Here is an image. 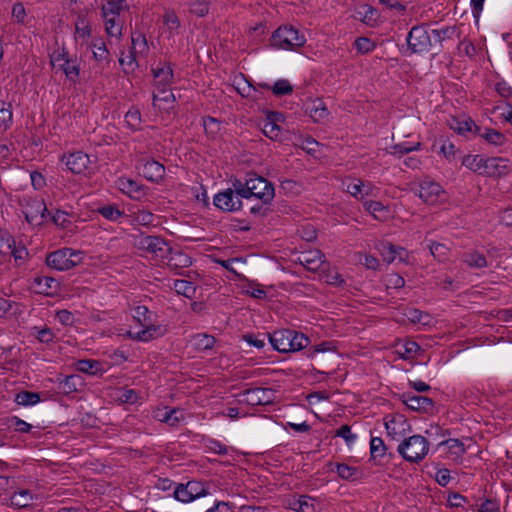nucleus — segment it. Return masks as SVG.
<instances>
[{"instance_id":"1","label":"nucleus","mask_w":512,"mask_h":512,"mask_svg":"<svg viewBox=\"0 0 512 512\" xmlns=\"http://www.w3.org/2000/svg\"><path fill=\"white\" fill-rule=\"evenodd\" d=\"M133 318L142 329L138 332L127 331L124 336L138 342H149L165 335L167 329L161 324L154 323L156 316L148 307L137 305L133 309Z\"/></svg>"},{"instance_id":"2","label":"nucleus","mask_w":512,"mask_h":512,"mask_svg":"<svg viewBox=\"0 0 512 512\" xmlns=\"http://www.w3.org/2000/svg\"><path fill=\"white\" fill-rule=\"evenodd\" d=\"M233 187L237 189L238 194L246 201L255 199L263 203H271L275 196L273 184L264 177L256 174H249L245 182L235 180Z\"/></svg>"},{"instance_id":"3","label":"nucleus","mask_w":512,"mask_h":512,"mask_svg":"<svg viewBox=\"0 0 512 512\" xmlns=\"http://www.w3.org/2000/svg\"><path fill=\"white\" fill-rule=\"evenodd\" d=\"M272 347L280 353L297 352L310 344V339L303 333L281 329L268 334Z\"/></svg>"},{"instance_id":"4","label":"nucleus","mask_w":512,"mask_h":512,"mask_svg":"<svg viewBox=\"0 0 512 512\" xmlns=\"http://www.w3.org/2000/svg\"><path fill=\"white\" fill-rule=\"evenodd\" d=\"M50 64L61 71L68 81L76 83L80 75V62L77 56H70L68 50L63 46L55 49L50 54Z\"/></svg>"},{"instance_id":"5","label":"nucleus","mask_w":512,"mask_h":512,"mask_svg":"<svg viewBox=\"0 0 512 512\" xmlns=\"http://www.w3.org/2000/svg\"><path fill=\"white\" fill-rule=\"evenodd\" d=\"M429 451V442L422 435H412L404 439L397 448V452L410 463L421 462Z\"/></svg>"},{"instance_id":"6","label":"nucleus","mask_w":512,"mask_h":512,"mask_svg":"<svg viewBox=\"0 0 512 512\" xmlns=\"http://www.w3.org/2000/svg\"><path fill=\"white\" fill-rule=\"evenodd\" d=\"M270 43L278 49L293 50L304 46L306 38L294 27L282 26L273 32Z\"/></svg>"},{"instance_id":"7","label":"nucleus","mask_w":512,"mask_h":512,"mask_svg":"<svg viewBox=\"0 0 512 512\" xmlns=\"http://www.w3.org/2000/svg\"><path fill=\"white\" fill-rule=\"evenodd\" d=\"M83 260L82 252L72 248H62L46 257V264L55 270L66 271L79 265Z\"/></svg>"},{"instance_id":"8","label":"nucleus","mask_w":512,"mask_h":512,"mask_svg":"<svg viewBox=\"0 0 512 512\" xmlns=\"http://www.w3.org/2000/svg\"><path fill=\"white\" fill-rule=\"evenodd\" d=\"M209 494L208 487L204 482L191 480L187 483H178L174 487L173 497L182 503H189L193 500Z\"/></svg>"},{"instance_id":"9","label":"nucleus","mask_w":512,"mask_h":512,"mask_svg":"<svg viewBox=\"0 0 512 512\" xmlns=\"http://www.w3.org/2000/svg\"><path fill=\"white\" fill-rule=\"evenodd\" d=\"M406 41L411 53L428 52L431 47V37L424 24L412 27Z\"/></svg>"},{"instance_id":"10","label":"nucleus","mask_w":512,"mask_h":512,"mask_svg":"<svg viewBox=\"0 0 512 512\" xmlns=\"http://www.w3.org/2000/svg\"><path fill=\"white\" fill-rule=\"evenodd\" d=\"M418 196L423 202L434 205L445 196L443 187L430 177H425L419 182Z\"/></svg>"},{"instance_id":"11","label":"nucleus","mask_w":512,"mask_h":512,"mask_svg":"<svg viewBox=\"0 0 512 512\" xmlns=\"http://www.w3.org/2000/svg\"><path fill=\"white\" fill-rule=\"evenodd\" d=\"M136 246L138 249L143 250L158 259L166 258L167 253L170 250V247L165 240L159 236L140 237L136 242Z\"/></svg>"},{"instance_id":"12","label":"nucleus","mask_w":512,"mask_h":512,"mask_svg":"<svg viewBox=\"0 0 512 512\" xmlns=\"http://www.w3.org/2000/svg\"><path fill=\"white\" fill-rule=\"evenodd\" d=\"M241 198L242 197L238 194L237 189L233 187V189L229 188L217 193L214 196L213 202L214 205L222 211L233 212L244 208Z\"/></svg>"},{"instance_id":"13","label":"nucleus","mask_w":512,"mask_h":512,"mask_svg":"<svg viewBox=\"0 0 512 512\" xmlns=\"http://www.w3.org/2000/svg\"><path fill=\"white\" fill-rule=\"evenodd\" d=\"M352 17L370 28H375L381 23V14L378 9L365 3L355 6Z\"/></svg>"},{"instance_id":"14","label":"nucleus","mask_w":512,"mask_h":512,"mask_svg":"<svg viewBox=\"0 0 512 512\" xmlns=\"http://www.w3.org/2000/svg\"><path fill=\"white\" fill-rule=\"evenodd\" d=\"M243 401L251 406L268 405L273 402V390L270 388H251L241 393Z\"/></svg>"},{"instance_id":"15","label":"nucleus","mask_w":512,"mask_h":512,"mask_svg":"<svg viewBox=\"0 0 512 512\" xmlns=\"http://www.w3.org/2000/svg\"><path fill=\"white\" fill-rule=\"evenodd\" d=\"M62 162H64L67 169L74 174L85 173L88 170L89 165L91 164L89 155L82 151H77L70 153L68 155H64L62 157Z\"/></svg>"},{"instance_id":"16","label":"nucleus","mask_w":512,"mask_h":512,"mask_svg":"<svg viewBox=\"0 0 512 512\" xmlns=\"http://www.w3.org/2000/svg\"><path fill=\"white\" fill-rule=\"evenodd\" d=\"M22 202L25 218L29 223L33 222L37 217L45 218L47 207L42 199L24 197Z\"/></svg>"},{"instance_id":"17","label":"nucleus","mask_w":512,"mask_h":512,"mask_svg":"<svg viewBox=\"0 0 512 512\" xmlns=\"http://www.w3.org/2000/svg\"><path fill=\"white\" fill-rule=\"evenodd\" d=\"M152 416L155 420L166 423L170 427H177L184 420V415L178 408L157 407L153 410Z\"/></svg>"},{"instance_id":"18","label":"nucleus","mask_w":512,"mask_h":512,"mask_svg":"<svg viewBox=\"0 0 512 512\" xmlns=\"http://www.w3.org/2000/svg\"><path fill=\"white\" fill-rule=\"evenodd\" d=\"M35 494L29 489H19L14 491L9 499H5V504L13 509H25L36 500Z\"/></svg>"},{"instance_id":"19","label":"nucleus","mask_w":512,"mask_h":512,"mask_svg":"<svg viewBox=\"0 0 512 512\" xmlns=\"http://www.w3.org/2000/svg\"><path fill=\"white\" fill-rule=\"evenodd\" d=\"M32 290L37 294L54 295L60 288V283L49 276H36L31 282Z\"/></svg>"},{"instance_id":"20","label":"nucleus","mask_w":512,"mask_h":512,"mask_svg":"<svg viewBox=\"0 0 512 512\" xmlns=\"http://www.w3.org/2000/svg\"><path fill=\"white\" fill-rule=\"evenodd\" d=\"M155 89L171 87L173 81V69L170 63L160 62L156 67L152 68Z\"/></svg>"},{"instance_id":"21","label":"nucleus","mask_w":512,"mask_h":512,"mask_svg":"<svg viewBox=\"0 0 512 512\" xmlns=\"http://www.w3.org/2000/svg\"><path fill=\"white\" fill-rule=\"evenodd\" d=\"M403 403L413 411L431 412L434 408V402L431 398L425 396H418L406 392L402 395Z\"/></svg>"},{"instance_id":"22","label":"nucleus","mask_w":512,"mask_h":512,"mask_svg":"<svg viewBox=\"0 0 512 512\" xmlns=\"http://www.w3.org/2000/svg\"><path fill=\"white\" fill-rule=\"evenodd\" d=\"M297 261L310 271L319 270L325 261V255L318 249L303 251Z\"/></svg>"},{"instance_id":"23","label":"nucleus","mask_w":512,"mask_h":512,"mask_svg":"<svg viewBox=\"0 0 512 512\" xmlns=\"http://www.w3.org/2000/svg\"><path fill=\"white\" fill-rule=\"evenodd\" d=\"M305 111L316 123L326 122L330 115L325 103L319 98L306 102Z\"/></svg>"},{"instance_id":"24","label":"nucleus","mask_w":512,"mask_h":512,"mask_svg":"<svg viewBox=\"0 0 512 512\" xmlns=\"http://www.w3.org/2000/svg\"><path fill=\"white\" fill-rule=\"evenodd\" d=\"M387 435L393 440H399L406 431L407 421L402 415L387 416L384 422Z\"/></svg>"},{"instance_id":"25","label":"nucleus","mask_w":512,"mask_h":512,"mask_svg":"<svg viewBox=\"0 0 512 512\" xmlns=\"http://www.w3.org/2000/svg\"><path fill=\"white\" fill-rule=\"evenodd\" d=\"M153 106L160 110H168L173 107L175 96L170 87L158 88L153 91Z\"/></svg>"},{"instance_id":"26","label":"nucleus","mask_w":512,"mask_h":512,"mask_svg":"<svg viewBox=\"0 0 512 512\" xmlns=\"http://www.w3.org/2000/svg\"><path fill=\"white\" fill-rule=\"evenodd\" d=\"M506 160L499 157L485 158L482 176L501 177L507 172Z\"/></svg>"},{"instance_id":"27","label":"nucleus","mask_w":512,"mask_h":512,"mask_svg":"<svg viewBox=\"0 0 512 512\" xmlns=\"http://www.w3.org/2000/svg\"><path fill=\"white\" fill-rule=\"evenodd\" d=\"M117 186L120 191L132 199L138 200L145 195L144 187L127 177H120L117 181Z\"/></svg>"},{"instance_id":"28","label":"nucleus","mask_w":512,"mask_h":512,"mask_svg":"<svg viewBox=\"0 0 512 512\" xmlns=\"http://www.w3.org/2000/svg\"><path fill=\"white\" fill-rule=\"evenodd\" d=\"M143 176L151 182H159L165 176V167L155 160H149L142 166Z\"/></svg>"},{"instance_id":"29","label":"nucleus","mask_w":512,"mask_h":512,"mask_svg":"<svg viewBox=\"0 0 512 512\" xmlns=\"http://www.w3.org/2000/svg\"><path fill=\"white\" fill-rule=\"evenodd\" d=\"M167 254H169L167 265L172 270L177 271L192 265V258L184 252L172 251L170 248Z\"/></svg>"},{"instance_id":"30","label":"nucleus","mask_w":512,"mask_h":512,"mask_svg":"<svg viewBox=\"0 0 512 512\" xmlns=\"http://www.w3.org/2000/svg\"><path fill=\"white\" fill-rule=\"evenodd\" d=\"M102 17L104 19L106 33L110 37H116L119 39L122 36L125 18L113 15L108 16V14H102Z\"/></svg>"},{"instance_id":"31","label":"nucleus","mask_w":512,"mask_h":512,"mask_svg":"<svg viewBox=\"0 0 512 512\" xmlns=\"http://www.w3.org/2000/svg\"><path fill=\"white\" fill-rule=\"evenodd\" d=\"M91 46L94 48L93 58L98 62V66L101 69L107 68L111 62V56L106 44L102 40H97Z\"/></svg>"},{"instance_id":"32","label":"nucleus","mask_w":512,"mask_h":512,"mask_svg":"<svg viewBox=\"0 0 512 512\" xmlns=\"http://www.w3.org/2000/svg\"><path fill=\"white\" fill-rule=\"evenodd\" d=\"M128 11L129 6L125 0H107V2L102 6V14H108V16L113 15L125 18Z\"/></svg>"},{"instance_id":"33","label":"nucleus","mask_w":512,"mask_h":512,"mask_svg":"<svg viewBox=\"0 0 512 512\" xmlns=\"http://www.w3.org/2000/svg\"><path fill=\"white\" fill-rule=\"evenodd\" d=\"M365 211L370 213L376 220L385 221L390 216V210L380 201L368 200L363 203Z\"/></svg>"},{"instance_id":"34","label":"nucleus","mask_w":512,"mask_h":512,"mask_svg":"<svg viewBox=\"0 0 512 512\" xmlns=\"http://www.w3.org/2000/svg\"><path fill=\"white\" fill-rule=\"evenodd\" d=\"M421 347L412 340H405L397 343L396 352L404 360L412 359L419 354Z\"/></svg>"},{"instance_id":"35","label":"nucleus","mask_w":512,"mask_h":512,"mask_svg":"<svg viewBox=\"0 0 512 512\" xmlns=\"http://www.w3.org/2000/svg\"><path fill=\"white\" fill-rule=\"evenodd\" d=\"M446 446L448 449V454L450 458L453 460H459L466 453V447L463 442L459 439H447L443 440L438 444V447Z\"/></svg>"},{"instance_id":"36","label":"nucleus","mask_w":512,"mask_h":512,"mask_svg":"<svg viewBox=\"0 0 512 512\" xmlns=\"http://www.w3.org/2000/svg\"><path fill=\"white\" fill-rule=\"evenodd\" d=\"M216 339L214 336L206 333H198L192 336L191 343L198 351H206L213 348Z\"/></svg>"},{"instance_id":"37","label":"nucleus","mask_w":512,"mask_h":512,"mask_svg":"<svg viewBox=\"0 0 512 512\" xmlns=\"http://www.w3.org/2000/svg\"><path fill=\"white\" fill-rule=\"evenodd\" d=\"M41 401L40 394L37 392L22 390L16 393L14 402L20 406H34Z\"/></svg>"},{"instance_id":"38","label":"nucleus","mask_w":512,"mask_h":512,"mask_svg":"<svg viewBox=\"0 0 512 512\" xmlns=\"http://www.w3.org/2000/svg\"><path fill=\"white\" fill-rule=\"evenodd\" d=\"M485 157L482 155H466L462 159V165L469 170L482 175L484 169Z\"/></svg>"},{"instance_id":"39","label":"nucleus","mask_w":512,"mask_h":512,"mask_svg":"<svg viewBox=\"0 0 512 512\" xmlns=\"http://www.w3.org/2000/svg\"><path fill=\"white\" fill-rule=\"evenodd\" d=\"M173 288L177 294L192 299L196 293V286L187 280L177 279L173 283Z\"/></svg>"},{"instance_id":"40","label":"nucleus","mask_w":512,"mask_h":512,"mask_svg":"<svg viewBox=\"0 0 512 512\" xmlns=\"http://www.w3.org/2000/svg\"><path fill=\"white\" fill-rule=\"evenodd\" d=\"M462 261L471 268L480 269L487 266V260L483 254L478 252L465 253Z\"/></svg>"},{"instance_id":"41","label":"nucleus","mask_w":512,"mask_h":512,"mask_svg":"<svg viewBox=\"0 0 512 512\" xmlns=\"http://www.w3.org/2000/svg\"><path fill=\"white\" fill-rule=\"evenodd\" d=\"M163 25L171 35L178 32L180 28V20L173 10H166L163 15Z\"/></svg>"},{"instance_id":"42","label":"nucleus","mask_w":512,"mask_h":512,"mask_svg":"<svg viewBox=\"0 0 512 512\" xmlns=\"http://www.w3.org/2000/svg\"><path fill=\"white\" fill-rule=\"evenodd\" d=\"M6 250H0V253H10L15 260H24L28 256V251L24 246H16L14 239H7L5 242Z\"/></svg>"},{"instance_id":"43","label":"nucleus","mask_w":512,"mask_h":512,"mask_svg":"<svg viewBox=\"0 0 512 512\" xmlns=\"http://www.w3.org/2000/svg\"><path fill=\"white\" fill-rule=\"evenodd\" d=\"M336 472L338 476L344 480L354 481L359 478L358 469L344 463L336 464Z\"/></svg>"},{"instance_id":"44","label":"nucleus","mask_w":512,"mask_h":512,"mask_svg":"<svg viewBox=\"0 0 512 512\" xmlns=\"http://www.w3.org/2000/svg\"><path fill=\"white\" fill-rule=\"evenodd\" d=\"M125 122L131 130H140L142 123L140 110L135 107L129 109L125 114Z\"/></svg>"},{"instance_id":"45","label":"nucleus","mask_w":512,"mask_h":512,"mask_svg":"<svg viewBox=\"0 0 512 512\" xmlns=\"http://www.w3.org/2000/svg\"><path fill=\"white\" fill-rule=\"evenodd\" d=\"M105 219L110 221H117L124 216V211L120 210L116 205H105L97 209Z\"/></svg>"},{"instance_id":"46","label":"nucleus","mask_w":512,"mask_h":512,"mask_svg":"<svg viewBox=\"0 0 512 512\" xmlns=\"http://www.w3.org/2000/svg\"><path fill=\"white\" fill-rule=\"evenodd\" d=\"M482 137L485 139L487 143L492 144L494 146H502L506 143L507 140L503 133L490 128L485 129V132L482 134Z\"/></svg>"},{"instance_id":"47","label":"nucleus","mask_w":512,"mask_h":512,"mask_svg":"<svg viewBox=\"0 0 512 512\" xmlns=\"http://www.w3.org/2000/svg\"><path fill=\"white\" fill-rule=\"evenodd\" d=\"M420 147H421L420 142H416L414 144H409L407 142H403V143H399V144H395V145L391 146L389 153L391 155H398L401 157V156L408 154L412 151L419 150Z\"/></svg>"},{"instance_id":"48","label":"nucleus","mask_w":512,"mask_h":512,"mask_svg":"<svg viewBox=\"0 0 512 512\" xmlns=\"http://www.w3.org/2000/svg\"><path fill=\"white\" fill-rule=\"evenodd\" d=\"M386 445L382 438L372 437L370 440V454L372 459L382 458L386 454Z\"/></svg>"},{"instance_id":"49","label":"nucleus","mask_w":512,"mask_h":512,"mask_svg":"<svg viewBox=\"0 0 512 512\" xmlns=\"http://www.w3.org/2000/svg\"><path fill=\"white\" fill-rule=\"evenodd\" d=\"M458 32V28L454 26H446L440 29H433L432 35L435 40L439 43H442L446 39L453 38Z\"/></svg>"},{"instance_id":"50","label":"nucleus","mask_w":512,"mask_h":512,"mask_svg":"<svg viewBox=\"0 0 512 512\" xmlns=\"http://www.w3.org/2000/svg\"><path fill=\"white\" fill-rule=\"evenodd\" d=\"M77 370L86 374L95 375L100 371V362L96 360H79Z\"/></svg>"},{"instance_id":"51","label":"nucleus","mask_w":512,"mask_h":512,"mask_svg":"<svg viewBox=\"0 0 512 512\" xmlns=\"http://www.w3.org/2000/svg\"><path fill=\"white\" fill-rule=\"evenodd\" d=\"M149 47L147 43V39L143 34H137L136 36L132 35V48L131 52L134 54L144 55L148 52Z\"/></svg>"},{"instance_id":"52","label":"nucleus","mask_w":512,"mask_h":512,"mask_svg":"<svg viewBox=\"0 0 512 512\" xmlns=\"http://www.w3.org/2000/svg\"><path fill=\"white\" fill-rule=\"evenodd\" d=\"M353 45L360 54H368L376 48V43L368 37L356 38Z\"/></svg>"},{"instance_id":"53","label":"nucleus","mask_w":512,"mask_h":512,"mask_svg":"<svg viewBox=\"0 0 512 512\" xmlns=\"http://www.w3.org/2000/svg\"><path fill=\"white\" fill-rule=\"evenodd\" d=\"M404 315L412 323L427 324L429 322V315L416 308H407Z\"/></svg>"},{"instance_id":"54","label":"nucleus","mask_w":512,"mask_h":512,"mask_svg":"<svg viewBox=\"0 0 512 512\" xmlns=\"http://www.w3.org/2000/svg\"><path fill=\"white\" fill-rule=\"evenodd\" d=\"M473 125L474 122L471 119L453 118L450 123V127L459 134L471 131Z\"/></svg>"},{"instance_id":"55","label":"nucleus","mask_w":512,"mask_h":512,"mask_svg":"<svg viewBox=\"0 0 512 512\" xmlns=\"http://www.w3.org/2000/svg\"><path fill=\"white\" fill-rule=\"evenodd\" d=\"M336 351V345L332 341H323L317 345H314L309 351L307 356L309 358L314 357L318 353L334 352Z\"/></svg>"},{"instance_id":"56","label":"nucleus","mask_w":512,"mask_h":512,"mask_svg":"<svg viewBox=\"0 0 512 512\" xmlns=\"http://www.w3.org/2000/svg\"><path fill=\"white\" fill-rule=\"evenodd\" d=\"M272 91L276 96H283L291 94L293 87L288 80L280 79L274 83Z\"/></svg>"},{"instance_id":"57","label":"nucleus","mask_w":512,"mask_h":512,"mask_svg":"<svg viewBox=\"0 0 512 512\" xmlns=\"http://www.w3.org/2000/svg\"><path fill=\"white\" fill-rule=\"evenodd\" d=\"M383 256L384 259L388 262H392L395 260L396 256H399L400 259H402V254L406 253V250L400 246H395L392 244H389L388 246L384 247Z\"/></svg>"},{"instance_id":"58","label":"nucleus","mask_w":512,"mask_h":512,"mask_svg":"<svg viewBox=\"0 0 512 512\" xmlns=\"http://www.w3.org/2000/svg\"><path fill=\"white\" fill-rule=\"evenodd\" d=\"M248 202L249 201H247L246 204H244V206L248 207L249 213L251 215H253L256 218L266 216V214L268 212L267 205H269L270 203H263V202L259 201V203H256L254 205H249Z\"/></svg>"},{"instance_id":"59","label":"nucleus","mask_w":512,"mask_h":512,"mask_svg":"<svg viewBox=\"0 0 512 512\" xmlns=\"http://www.w3.org/2000/svg\"><path fill=\"white\" fill-rule=\"evenodd\" d=\"M429 250L431 254L439 261L445 260L448 254V248L446 247V245L438 242H432L429 245Z\"/></svg>"},{"instance_id":"60","label":"nucleus","mask_w":512,"mask_h":512,"mask_svg":"<svg viewBox=\"0 0 512 512\" xmlns=\"http://www.w3.org/2000/svg\"><path fill=\"white\" fill-rule=\"evenodd\" d=\"M119 63L123 67L125 73L135 70V68L138 66L136 63V55L131 51L126 57H124L122 54L119 58Z\"/></svg>"},{"instance_id":"61","label":"nucleus","mask_w":512,"mask_h":512,"mask_svg":"<svg viewBox=\"0 0 512 512\" xmlns=\"http://www.w3.org/2000/svg\"><path fill=\"white\" fill-rule=\"evenodd\" d=\"M75 34L77 37L85 39L88 38L91 34V29L89 24L86 22L84 18L79 17L76 25H75Z\"/></svg>"},{"instance_id":"62","label":"nucleus","mask_w":512,"mask_h":512,"mask_svg":"<svg viewBox=\"0 0 512 512\" xmlns=\"http://www.w3.org/2000/svg\"><path fill=\"white\" fill-rule=\"evenodd\" d=\"M134 220L137 224L142 226L153 225L154 215L147 210H140L136 213Z\"/></svg>"},{"instance_id":"63","label":"nucleus","mask_w":512,"mask_h":512,"mask_svg":"<svg viewBox=\"0 0 512 512\" xmlns=\"http://www.w3.org/2000/svg\"><path fill=\"white\" fill-rule=\"evenodd\" d=\"M10 426L19 433H29L32 429V425L20 419L17 416H13L10 419Z\"/></svg>"},{"instance_id":"64","label":"nucleus","mask_w":512,"mask_h":512,"mask_svg":"<svg viewBox=\"0 0 512 512\" xmlns=\"http://www.w3.org/2000/svg\"><path fill=\"white\" fill-rule=\"evenodd\" d=\"M478 512H500L499 502L495 499H486L481 503Z\"/></svg>"}]
</instances>
